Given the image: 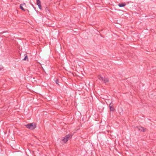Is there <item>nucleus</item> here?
I'll list each match as a JSON object with an SVG mask.
<instances>
[{
  "instance_id": "nucleus-9",
  "label": "nucleus",
  "mask_w": 156,
  "mask_h": 156,
  "mask_svg": "<svg viewBox=\"0 0 156 156\" xmlns=\"http://www.w3.org/2000/svg\"><path fill=\"white\" fill-rule=\"evenodd\" d=\"M20 9H21L22 10L25 11V9L23 8L22 6V4H20Z\"/></svg>"
},
{
  "instance_id": "nucleus-2",
  "label": "nucleus",
  "mask_w": 156,
  "mask_h": 156,
  "mask_svg": "<svg viewBox=\"0 0 156 156\" xmlns=\"http://www.w3.org/2000/svg\"><path fill=\"white\" fill-rule=\"evenodd\" d=\"M70 135H67L62 140L61 143L62 144L66 143V142L68 140V139L69 138Z\"/></svg>"
},
{
  "instance_id": "nucleus-8",
  "label": "nucleus",
  "mask_w": 156,
  "mask_h": 156,
  "mask_svg": "<svg viewBox=\"0 0 156 156\" xmlns=\"http://www.w3.org/2000/svg\"><path fill=\"white\" fill-rule=\"evenodd\" d=\"M25 58H24L23 59L24 60H28V58L27 57V55H26V54L25 55Z\"/></svg>"
},
{
  "instance_id": "nucleus-4",
  "label": "nucleus",
  "mask_w": 156,
  "mask_h": 156,
  "mask_svg": "<svg viewBox=\"0 0 156 156\" xmlns=\"http://www.w3.org/2000/svg\"><path fill=\"white\" fill-rule=\"evenodd\" d=\"M110 109L111 111H113L115 109L113 107V104L112 103H111L109 105Z\"/></svg>"
},
{
  "instance_id": "nucleus-6",
  "label": "nucleus",
  "mask_w": 156,
  "mask_h": 156,
  "mask_svg": "<svg viewBox=\"0 0 156 156\" xmlns=\"http://www.w3.org/2000/svg\"><path fill=\"white\" fill-rule=\"evenodd\" d=\"M102 81L104 82L105 83H106L108 82V78L104 77L103 78Z\"/></svg>"
},
{
  "instance_id": "nucleus-12",
  "label": "nucleus",
  "mask_w": 156,
  "mask_h": 156,
  "mask_svg": "<svg viewBox=\"0 0 156 156\" xmlns=\"http://www.w3.org/2000/svg\"><path fill=\"white\" fill-rule=\"evenodd\" d=\"M3 69V68L2 66H0V70H2Z\"/></svg>"
},
{
  "instance_id": "nucleus-5",
  "label": "nucleus",
  "mask_w": 156,
  "mask_h": 156,
  "mask_svg": "<svg viewBox=\"0 0 156 156\" xmlns=\"http://www.w3.org/2000/svg\"><path fill=\"white\" fill-rule=\"evenodd\" d=\"M37 3L39 8L40 9H41V2L40 0H37Z\"/></svg>"
},
{
  "instance_id": "nucleus-3",
  "label": "nucleus",
  "mask_w": 156,
  "mask_h": 156,
  "mask_svg": "<svg viewBox=\"0 0 156 156\" xmlns=\"http://www.w3.org/2000/svg\"><path fill=\"white\" fill-rule=\"evenodd\" d=\"M136 128L140 131H141L143 132H145L146 131V129L145 128L142 127H137L136 126Z\"/></svg>"
},
{
  "instance_id": "nucleus-11",
  "label": "nucleus",
  "mask_w": 156,
  "mask_h": 156,
  "mask_svg": "<svg viewBox=\"0 0 156 156\" xmlns=\"http://www.w3.org/2000/svg\"><path fill=\"white\" fill-rule=\"evenodd\" d=\"M55 83L57 84L58 85V80H57V79L56 80H55Z\"/></svg>"
},
{
  "instance_id": "nucleus-7",
  "label": "nucleus",
  "mask_w": 156,
  "mask_h": 156,
  "mask_svg": "<svg viewBox=\"0 0 156 156\" xmlns=\"http://www.w3.org/2000/svg\"><path fill=\"white\" fill-rule=\"evenodd\" d=\"M126 4L125 3H121V4H119L118 5L120 7H123L126 5Z\"/></svg>"
},
{
  "instance_id": "nucleus-1",
  "label": "nucleus",
  "mask_w": 156,
  "mask_h": 156,
  "mask_svg": "<svg viewBox=\"0 0 156 156\" xmlns=\"http://www.w3.org/2000/svg\"><path fill=\"white\" fill-rule=\"evenodd\" d=\"M25 126L27 128L33 130L36 128V124L34 123H31L25 125Z\"/></svg>"
},
{
  "instance_id": "nucleus-10",
  "label": "nucleus",
  "mask_w": 156,
  "mask_h": 156,
  "mask_svg": "<svg viewBox=\"0 0 156 156\" xmlns=\"http://www.w3.org/2000/svg\"><path fill=\"white\" fill-rule=\"evenodd\" d=\"M98 79L99 80H103V78L101 76H98Z\"/></svg>"
}]
</instances>
